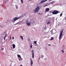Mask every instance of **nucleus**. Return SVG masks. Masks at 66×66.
Listing matches in <instances>:
<instances>
[{
  "label": "nucleus",
  "instance_id": "obj_1",
  "mask_svg": "<svg viewBox=\"0 0 66 66\" xmlns=\"http://www.w3.org/2000/svg\"><path fill=\"white\" fill-rule=\"evenodd\" d=\"M63 30H61V31H60V35L59 37V38L60 40V39H61L62 38V35L63 34Z\"/></svg>",
  "mask_w": 66,
  "mask_h": 66
},
{
  "label": "nucleus",
  "instance_id": "obj_2",
  "mask_svg": "<svg viewBox=\"0 0 66 66\" xmlns=\"http://www.w3.org/2000/svg\"><path fill=\"white\" fill-rule=\"evenodd\" d=\"M39 10H40V9H39V6H37L35 10V13H37V12H38V11H39Z\"/></svg>",
  "mask_w": 66,
  "mask_h": 66
},
{
  "label": "nucleus",
  "instance_id": "obj_3",
  "mask_svg": "<svg viewBox=\"0 0 66 66\" xmlns=\"http://www.w3.org/2000/svg\"><path fill=\"white\" fill-rule=\"evenodd\" d=\"M59 13V11L57 10L54 11L52 12L53 14H54V15H56V14H58Z\"/></svg>",
  "mask_w": 66,
  "mask_h": 66
},
{
  "label": "nucleus",
  "instance_id": "obj_4",
  "mask_svg": "<svg viewBox=\"0 0 66 66\" xmlns=\"http://www.w3.org/2000/svg\"><path fill=\"white\" fill-rule=\"evenodd\" d=\"M31 52H32V58L33 59L34 58V52L33 50H32L31 51Z\"/></svg>",
  "mask_w": 66,
  "mask_h": 66
},
{
  "label": "nucleus",
  "instance_id": "obj_5",
  "mask_svg": "<svg viewBox=\"0 0 66 66\" xmlns=\"http://www.w3.org/2000/svg\"><path fill=\"white\" fill-rule=\"evenodd\" d=\"M20 17H19L17 18L16 17H15L13 19V20H14L15 21L16 20H18V19H20Z\"/></svg>",
  "mask_w": 66,
  "mask_h": 66
},
{
  "label": "nucleus",
  "instance_id": "obj_6",
  "mask_svg": "<svg viewBox=\"0 0 66 66\" xmlns=\"http://www.w3.org/2000/svg\"><path fill=\"white\" fill-rule=\"evenodd\" d=\"M18 59H19V61H20L21 60V56H20V55H19V54L18 55Z\"/></svg>",
  "mask_w": 66,
  "mask_h": 66
},
{
  "label": "nucleus",
  "instance_id": "obj_7",
  "mask_svg": "<svg viewBox=\"0 0 66 66\" xmlns=\"http://www.w3.org/2000/svg\"><path fill=\"white\" fill-rule=\"evenodd\" d=\"M26 23L27 24V25H28V26H30V22H29V21H27V22H26Z\"/></svg>",
  "mask_w": 66,
  "mask_h": 66
},
{
  "label": "nucleus",
  "instance_id": "obj_8",
  "mask_svg": "<svg viewBox=\"0 0 66 66\" xmlns=\"http://www.w3.org/2000/svg\"><path fill=\"white\" fill-rule=\"evenodd\" d=\"M48 0H42L41 1L40 3L41 4L43 3H44V2H46V1H47Z\"/></svg>",
  "mask_w": 66,
  "mask_h": 66
},
{
  "label": "nucleus",
  "instance_id": "obj_9",
  "mask_svg": "<svg viewBox=\"0 0 66 66\" xmlns=\"http://www.w3.org/2000/svg\"><path fill=\"white\" fill-rule=\"evenodd\" d=\"M30 61H31V66H32V64H33V61L31 59H30Z\"/></svg>",
  "mask_w": 66,
  "mask_h": 66
},
{
  "label": "nucleus",
  "instance_id": "obj_10",
  "mask_svg": "<svg viewBox=\"0 0 66 66\" xmlns=\"http://www.w3.org/2000/svg\"><path fill=\"white\" fill-rule=\"evenodd\" d=\"M49 8H47L46 9L45 11V12H49Z\"/></svg>",
  "mask_w": 66,
  "mask_h": 66
},
{
  "label": "nucleus",
  "instance_id": "obj_11",
  "mask_svg": "<svg viewBox=\"0 0 66 66\" xmlns=\"http://www.w3.org/2000/svg\"><path fill=\"white\" fill-rule=\"evenodd\" d=\"M12 46L13 47V49H14V48H15V47H16L15 45L14 44H12Z\"/></svg>",
  "mask_w": 66,
  "mask_h": 66
},
{
  "label": "nucleus",
  "instance_id": "obj_12",
  "mask_svg": "<svg viewBox=\"0 0 66 66\" xmlns=\"http://www.w3.org/2000/svg\"><path fill=\"white\" fill-rule=\"evenodd\" d=\"M50 21H48V22L47 23V24H50Z\"/></svg>",
  "mask_w": 66,
  "mask_h": 66
},
{
  "label": "nucleus",
  "instance_id": "obj_13",
  "mask_svg": "<svg viewBox=\"0 0 66 66\" xmlns=\"http://www.w3.org/2000/svg\"><path fill=\"white\" fill-rule=\"evenodd\" d=\"M20 37L22 39H23V37L22 36H21Z\"/></svg>",
  "mask_w": 66,
  "mask_h": 66
},
{
  "label": "nucleus",
  "instance_id": "obj_14",
  "mask_svg": "<svg viewBox=\"0 0 66 66\" xmlns=\"http://www.w3.org/2000/svg\"><path fill=\"white\" fill-rule=\"evenodd\" d=\"M51 39H50L51 40H53V39H54L53 37H51Z\"/></svg>",
  "mask_w": 66,
  "mask_h": 66
},
{
  "label": "nucleus",
  "instance_id": "obj_15",
  "mask_svg": "<svg viewBox=\"0 0 66 66\" xmlns=\"http://www.w3.org/2000/svg\"><path fill=\"white\" fill-rule=\"evenodd\" d=\"M30 48H32V43H31V45L30 46Z\"/></svg>",
  "mask_w": 66,
  "mask_h": 66
},
{
  "label": "nucleus",
  "instance_id": "obj_16",
  "mask_svg": "<svg viewBox=\"0 0 66 66\" xmlns=\"http://www.w3.org/2000/svg\"><path fill=\"white\" fill-rule=\"evenodd\" d=\"M37 42H34V44H35L36 45H37V44L36 43Z\"/></svg>",
  "mask_w": 66,
  "mask_h": 66
},
{
  "label": "nucleus",
  "instance_id": "obj_17",
  "mask_svg": "<svg viewBox=\"0 0 66 66\" xmlns=\"http://www.w3.org/2000/svg\"><path fill=\"white\" fill-rule=\"evenodd\" d=\"M20 1H21L22 3H23V0H20Z\"/></svg>",
  "mask_w": 66,
  "mask_h": 66
},
{
  "label": "nucleus",
  "instance_id": "obj_18",
  "mask_svg": "<svg viewBox=\"0 0 66 66\" xmlns=\"http://www.w3.org/2000/svg\"><path fill=\"white\" fill-rule=\"evenodd\" d=\"M61 51L62 53H64V51H63V50H62Z\"/></svg>",
  "mask_w": 66,
  "mask_h": 66
},
{
  "label": "nucleus",
  "instance_id": "obj_19",
  "mask_svg": "<svg viewBox=\"0 0 66 66\" xmlns=\"http://www.w3.org/2000/svg\"><path fill=\"white\" fill-rule=\"evenodd\" d=\"M4 50V48H1V50Z\"/></svg>",
  "mask_w": 66,
  "mask_h": 66
},
{
  "label": "nucleus",
  "instance_id": "obj_20",
  "mask_svg": "<svg viewBox=\"0 0 66 66\" xmlns=\"http://www.w3.org/2000/svg\"><path fill=\"white\" fill-rule=\"evenodd\" d=\"M63 14V13H61L60 15V16H62V15Z\"/></svg>",
  "mask_w": 66,
  "mask_h": 66
},
{
  "label": "nucleus",
  "instance_id": "obj_21",
  "mask_svg": "<svg viewBox=\"0 0 66 66\" xmlns=\"http://www.w3.org/2000/svg\"><path fill=\"white\" fill-rule=\"evenodd\" d=\"M7 36V35L6 34L5 37H5V38H6V37Z\"/></svg>",
  "mask_w": 66,
  "mask_h": 66
},
{
  "label": "nucleus",
  "instance_id": "obj_22",
  "mask_svg": "<svg viewBox=\"0 0 66 66\" xmlns=\"http://www.w3.org/2000/svg\"><path fill=\"white\" fill-rule=\"evenodd\" d=\"M41 56H42L41 57L42 58L43 57H44V56L43 55H42Z\"/></svg>",
  "mask_w": 66,
  "mask_h": 66
},
{
  "label": "nucleus",
  "instance_id": "obj_23",
  "mask_svg": "<svg viewBox=\"0 0 66 66\" xmlns=\"http://www.w3.org/2000/svg\"><path fill=\"white\" fill-rule=\"evenodd\" d=\"M53 2H51L50 3H51V4H52V3H53Z\"/></svg>",
  "mask_w": 66,
  "mask_h": 66
},
{
  "label": "nucleus",
  "instance_id": "obj_24",
  "mask_svg": "<svg viewBox=\"0 0 66 66\" xmlns=\"http://www.w3.org/2000/svg\"><path fill=\"white\" fill-rule=\"evenodd\" d=\"M12 38L13 39H14V38H15V37H12Z\"/></svg>",
  "mask_w": 66,
  "mask_h": 66
},
{
  "label": "nucleus",
  "instance_id": "obj_25",
  "mask_svg": "<svg viewBox=\"0 0 66 66\" xmlns=\"http://www.w3.org/2000/svg\"><path fill=\"white\" fill-rule=\"evenodd\" d=\"M46 6H47V5H46L44 6V7H45Z\"/></svg>",
  "mask_w": 66,
  "mask_h": 66
},
{
  "label": "nucleus",
  "instance_id": "obj_26",
  "mask_svg": "<svg viewBox=\"0 0 66 66\" xmlns=\"http://www.w3.org/2000/svg\"><path fill=\"white\" fill-rule=\"evenodd\" d=\"M52 31H53V30H52L51 31V34H52Z\"/></svg>",
  "mask_w": 66,
  "mask_h": 66
},
{
  "label": "nucleus",
  "instance_id": "obj_27",
  "mask_svg": "<svg viewBox=\"0 0 66 66\" xmlns=\"http://www.w3.org/2000/svg\"><path fill=\"white\" fill-rule=\"evenodd\" d=\"M11 39V37H10V40Z\"/></svg>",
  "mask_w": 66,
  "mask_h": 66
},
{
  "label": "nucleus",
  "instance_id": "obj_28",
  "mask_svg": "<svg viewBox=\"0 0 66 66\" xmlns=\"http://www.w3.org/2000/svg\"><path fill=\"white\" fill-rule=\"evenodd\" d=\"M48 45L49 46H51V45H50V44H48Z\"/></svg>",
  "mask_w": 66,
  "mask_h": 66
},
{
  "label": "nucleus",
  "instance_id": "obj_29",
  "mask_svg": "<svg viewBox=\"0 0 66 66\" xmlns=\"http://www.w3.org/2000/svg\"><path fill=\"white\" fill-rule=\"evenodd\" d=\"M5 37H4V40H5Z\"/></svg>",
  "mask_w": 66,
  "mask_h": 66
},
{
  "label": "nucleus",
  "instance_id": "obj_30",
  "mask_svg": "<svg viewBox=\"0 0 66 66\" xmlns=\"http://www.w3.org/2000/svg\"><path fill=\"white\" fill-rule=\"evenodd\" d=\"M18 24V23H17L15 24V25H16V24Z\"/></svg>",
  "mask_w": 66,
  "mask_h": 66
},
{
  "label": "nucleus",
  "instance_id": "obj_31",
  "mask_svg": "<svg viewBox=\"0 0 66 66\" xmlns=\"http://www.w3.org/2000/svg\"><path fill=\"white\" fill-rule=\"evenodd\" d=\"M20 66H22V64L20 65Z\"/></svg>",
  "mask_w": 66,
  "mask_h": 66
},
{
  "label": "nucleus",
  "instance_id": "obj_32",
  "mask_svg": "<svg viewBox=\"0 0 66 66\" xmlns=\"http://www.w3.org/2000/svg\"><path fill=\"white\" fill-rule=\"evenodd\" d=\"M2 7H3V5H2Z\"/></svg>",
  "mask_w": 66,
  "mask_h": 66
},
{
  "label": "nucleus",
  "instance_id": "obj_33",
  "mask_svg": "<svg viewBox=\"0 0 66 66\" xmlns=\"http://www.w3.org/2000/svg\"><path fill=\"white\" fill-rule=\"evenodd\" d=\"M34 42H36V41H35Z\"/></svg>",
  "mask_w": 66,
  "mask_h": 66
},
{
  "label": "nucleus",
  "instance_id": "obj_34",
  "mask_svg": "<svg viewBox=\"0 0 66 66\" xmlns=\"http://www.w3.org/2000/svg\"><path fill=\"white\" fill-rule=\"evenodd\" d=\"M38 14H39V13H38Z\"/></svg>",
  "mask_w": 66,
  "mask_h": 66
}]
</instances>
